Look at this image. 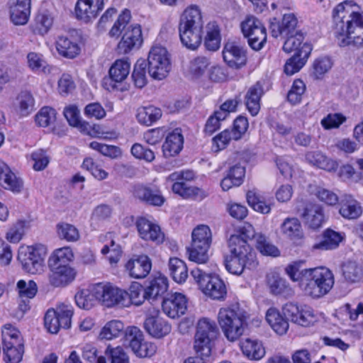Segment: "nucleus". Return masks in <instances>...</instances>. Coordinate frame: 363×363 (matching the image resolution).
<instances>
[{
  "mask_svg": "<svg viewBox=\"0 0 363 363\" xmlns=\"http://www.w3.org/2000/svg\"><path fill=\"white\" fill-rule=\"evenodd\" d=\"M144 328L150 335L160 339L171 332L172 326L160 315V311L152 306V308H148L146 312Z\"/></svg>",
  "mask_w": 363,
  "mask_h": 363,
  "instance_id": "ddd939ff",
  "label": "nucleus"
},
{
  "mask_svg": "<svg viewBox=\"0 0 363 363\" xmlns=\"http://www.w3.org/2000/svg\"><path fill=\"white\" fill-rule=\"evenodd\" d=\"M345 238V233L327 229L323 235V240L314 245V249L328 250L336 248Z\"/></svg>",
  "mask_w": 363,
  "mask_h": 363,
  "instance_id": "4c0bfd02",
  "label": "nucleus"
},
{
  "mask_svg": "<svg viewBox=\"0 0 363 363\" xmlns=\"http://www.w3.org/2000/svg\"><path fill=\"white\" fill-rule=\"evenodd\" d=\"M240 347L242 353L250 359L259 360L265 354L262 343L256 339L247 338L242 340Z\"/></svg>",
  "mask_w": 363,
  "mask_h": 363,
  "instance_id": "c9c22d12",
  "label": "nucleus"
},
{
  "mask_svg": "<svg viewBox=\"0 0 363 363\" xmlns=\"http://www.w3.org/2000/svg\"><path fill=\"white\" fill-rule=\"evenodd\" d=\"M17 104L21 115L26 116L33 111L35 101L30 93L21 92L17 98Z\"/></svg>",
  "mask_w": 363,
  "mask_h": 363,
  "instance_id": "0e129e2a",
  "label": "nucleus"
},
{
  "mask_svg": "<svg viewBox=\"0 0 363 363\" xmlns=\"http://www.w3.org/2000/svg\"><path fill=\"white\" fill-rule=\"evenodd\" d=\"M133 194L135 197L154 206H161L164 201L163 196L158 189H152L141 185L135 186Z\"/></svg>",
  "mask_w": 363,
  "mask_h": 363,
  "instance_id": "f704fd0d",
  "label": "nucleus"
},
{
  "mask_svg": "<svg viewBox=\"0 0 363 363\" xmlns=\"http://www.w3.org/2000/svg\"><path fill=\"white\" fill-rule=\"evenodd\" d=\"M54 22L52 15L47 11L40 12L35 17L34 30L44 35L51 29Z\"/></svg>",
  "mask_w": 363,
  "mask_h": 363,
  "instance_id": "49530a36",
  "label": "nucleus"
},
{
  "mask_svg": "<svg viewBox=\"0 0 363 363\" xmlns=\"http://www.w3.org/2000/svg\"><path fill=\"white\" fill-rule=\"evenodd\" d=\"M298 21L294 13H286L283 16L281 22H271L270 30L272 35L274 38L279 36L285 37L289 35H294L298 32L296 29Z\"/></svg>",
  "mask_w": 363,
  "mask_h": 363,
  "instance_id": "6ab92c4d",
  "label": "nucleus"
},
{
  "mask_svg": "<svg viewBox=\"0 0 363 363\" xmlns=\"http://www.w3.org/2000/svg\"><path fill=\"white\" fill-rule=\"evenodd\" d=\"M172 191L184 199H196L201 193V189L189 186L185 182H176L172 184Z\"/></svg>",
  "mask_w": 363,
  "mask_h": 363,
  "instance_id": "6e6d98bb",
  "label": "nucleus"
},
{
  "mask_svg": "<svg viewBox=\"0 0 363 363\" xmlns=\"http://www.w3.org/2000/svg\"><path fill=\"white\" fill-rule=\"evenodd\" d=\"M57 233L60 239L67 242H76L80 238L78 229L74 225L67 223L57 224Z\"/></svg>",
  "mask_w": 363,
  "mask_h": 363,
  "instance_id": "603ef678",
  "label": "nucleus"
},
{
  "mask_svg": "<svg viewBox=\"0 0 363 363\" xmlns=\"http://www.w3.org/2000/svg\"><path fill=\"white\" fill-rule=\"evenodd\" d=\"M286 38V41L283 45V50L287 53H290L293 51L295 53L298 52V50L301 49L302 46L305 44L303 43V35L301 32L298 31L295 33L294 35H289L285 36Z\"/></svg>",
  "mask_w": 363,
  "mask_h": 363,
  "instance_id": "680f3d73",
  "label": "nucleus"
},
{
  "mask_svg": "<svg viewBox=\"0 0 363 363\" xmlns=\"http://www.w3.org/2000/svg\"><path fill=\"white\" fill-rule=\"evenodd\" d=\"M306 91V85L304 82L299 79H295L288 92V101L292 105H296L301 101L302 96Z\"/></svg>",
  "mask_w": 363,
  "mask_h": 363,
  "instance_id": "052dcab7",
  "label": "nucleus"
},
{
  "mask_svg": "<svg viewBox=\"0 0 363 363\" xmlns=\"http://www.w3.org/2000/svg\"><path fill=\"white\" fill-rule=\"evenodd\" d=\"M55 45L58 53L61 56L69 59L76 57L81 51L79 43L75 40L67 36H59L56 40Z\"/></svg>",
  "mask_w": 363,
  "mask_h": 363,
  "instance_id": "c756f323",
  "label": "nucleus"
},
{
  "mask_svg": "<svg viewBox=\"0 0 363 363\" xmlns=\"http://www.w3.org/2000/svg\"><path fill=\"white\" fill-rule=\"evenodd\" d=\"M168 289L167 277L160 275L152 279L145 289L144 295H163Z\"/></svg>",
  "mask_w": 363,
  "mask_h": 363,
  "instance_id": "864d4df0",
  "label": "nucleus"
},
{
  "mask_svg": "<svg viewBox=\"0 0 363 363\" xmlns=\"http://www.w3.org/2000/svg\"><path fill=\"white\" fill-rule=\"evenodd\" d=\"M64 116L70 125L77 127L82 130H85L89 125L87 123L81 120L79 111L75 106L66 107L64 110Z\"/></svg>",
  "mask_w": 363,
  "mask_h": 363,
  "instance_id": "13d9d810",
  "label": "nucleus"
},
{
  "mask_svg": "<svg viewBox=\"0 0 363 363\" xmlns=\"http://www.w3.org/2000/svg\"><path fill=\"white\" fill-rule=\"evenodd\" d=\"M120 298H124L123 302L121 303L125 307H130V306H140L143 304L145 305V308H152L150 306H155L157 301V296H119Z\"/></svg>",
  "mask_w": 363,
  "mask_h": 363,
  "instance_id": "4d7b16f0",
  "label": "nucleus"
},
{
  "mask_svg": "<svg viewBox=\"0 0 363 363\" xmlns=\"http://www.w3.org/2000/svg\"><path fill=\"white\" fill-rule=\"evenodd\" d=\"M362 273V267L355 262H348L342 265V274L346 280L355 282L360 279Z\"/></svg>",
  "mask_w": 363,
  "mask_h": 363,
  "instance_id": "774afa93",
  "label": "nucleus"
},
{
  "mask_svg": "<svg viewBox=\"0 0 363 363\" xmlns=\"http://www.w3.org/2000/svg\"><path fill=\"white\" fill-rule=\"evenodd\" d=\"M130 62L128 59L116 60L111 66L108 73L111 79L116 82H122L130 73Z\"/></svg>",
  "mask_w": 363,
  "mask_h": 363,
  "instance_id": "58836bf2",
  "label": "nucleus"
},
{
  "mask_svg": "<svg viewBox=\"0 0 363 363\" xmlns=\"http://www.w3.org/2000/svg\"><path fill=\"white\" fill-rule=\"evenodd\" d=\"M221 37L218 26L215 22H210L206 26V35L204 45L210 51L217 50L220 45Z\"/></svg>",
  "mask_w": 363,
  "mask_h": 363,
  "instance_id": "ea45409f",
  "label": "nucleus"
},
{
  "mask_svg": "<svg viewBox=\"0 0 363 363\" xmlns=\"http://www.w3.org/2000/svg\"><path fill=\"white\" fill-rule=\"evenodd\" d=\"M210 60L206 57H197L189 62L188 72L192 78L198 79L202 77L210 65Z\"/></svg>",
  "mask_w": 363,
  "mask_h": 363,
  "instance_id": "3c124183",
  "label": "nucleus"
},
{
  "mask_svg": "<svg viewBox=\"0 0 363 363\" xmlns=\"http://www.w3.org/2000/svg\"><path fill=\"white\" fill-rule=\"evenodd\" d=\"M204 21L200 8L188 6L180 16L179 33L182 44L189 50H196L201 45Z\"/></svg>",
  "mask_w": 363,
  "mask_h": 363,
  "instance_id": "f257e3e1",
  "label": "nucleus"
},
{
  "mask_svg": "<svg viewBox=\"0 0 363 363\" xmlns=\"http://www.w3.org/2000/svg\"><path fill=\"white\" fill-rule=\"evenodd\" d=\"M162 116L161 110L157 107L150 106L141 107L138 109L137 119L141 124L150 125Z\"/></svg>",
  "mask_w": 363,
  "mask_h": 363,
  "instance_id": "37998d69",
  "label": "nucleus"
},
{
  "mask_svg": "<svg viewBox=\"0 0 363 363\" xmlns=\"http://www.w3.org/2000/svg\"><path fill=\"white\" fill-rule=\"evenodd\" d=\"M306 305H298L294 303H287L283 308L285 315L292 323L298 325V319L302 318L303 310L308 308Z\"/></svg>",
  "mask_w": 363,
  "mask_h": 363,
  "instance_id": "e2e57ef3",
  "label": "nucleus"
},
{
  "mask_svg": "<svg viewBox=\"0 0 363 363\" xmlns=\"http://www.w3.org/2000/svg\"><path fill=\"white\" fill-rule=\"evenodd\" d=\"M240 26L249 45L255 50H261L267 42V30L261 21L254 16H249Z\"/></svg>",
  "mask_w": 363,
  "mask_h": 363,
  "instance_id": "9d476101",
  "label": "nucleus"
},
{
  "mask_svg": "<svg viewBox=\"0 0 363 363\" xmlns=\"http://www.w3.org/2000/svg\"><path fill=\"white\" fill-rule=\"evenodd\" d=\"M169 269L172 279L177 283H183L188 277L187 267L185 262L177 258L172 257L169 261Z\"/></svg>",
  "mask_w": 363,
  "mask_h": 363,
  "instance_id": "a19ab883",
  "label": "nucleus"
},
{
  "mask_svg": "<svg viewBox=\"0 0 363 363\" xmlns=\"http://www.w3.org/2000/svg\"><path fill=\"white\" fill-rule=\"evenodd\" d=\"M48 281L51 287L64 288L76 278L77 271L71 266L49 268Z\"/></svg>",
  "mask_w": 363,
  "mask_h": 363,
  "instance_id": "f3484780",
  "label": "nucleus"
},
{
  "mask_svg": "<svg viewBox=\"0 0 363 363\" xmlns=\"http://www.w3.org/2000/svg\"><path fill=\"white\" fill-rule=\"evenodd\" d=\"M26 58L28 67L33 72L48 73L50 72V67L42 54L30 52L28 53Z\"/></svg>",
  "mask_w": 363,
  "mask_h": 363,
  "instance_id": "79ce46f5",
  "label": "nucleus"
},
{
  "mask_svg": "<svg viewBox=\"0 0 363 363\" xmlns=\"http://www.w3.org/2000/svg\"><path fill=\"white\" fill-rule=\"evenodd\" d=\"M184 138L182 130L176 128L169 133L162 145V151L164 157H169L178 155L183 148Z\"/></svg>",
  "mask_w": 363,
  "mask_h": 363,
  "instance_id": "b1692460",
  "label": "nucleus"
},
{
  "mask_svg": "<svg viewBox=\"0 0 363 363\" xmlns=\"http://www.w3.org/2000/svg\"><path fill=\"white\" fill-rule=\"evenodd\" d=\"M130 11L123 10L108 32L111 38H118L122 34L121 40L118 44V49L121 53L123 54L139 48L143 43L141 26L138 23H130Z\"/></svg>",
  "mask_w": 363,
  "mask_h": 363,
  "instance_id": "f03ea898",
  "label": "nucleus"
},
{
  "mask_svg": "<svg viewBox=\"0 0 363 363\" xmlns=\"http://www.w3.org/2000/svg\"><path fill=\"white\" fill-rule=\"evenodd\" d=\"M124 323L119 320L108 321L101 329L99 339L101 340H112L125 333Z\"/></svg>",
  "mask_w": 363,
  "mask_h": 363,
  "instance_id": "e433bc0d",
  "label": "nucleus"
},
{
  "mask_svg": "<svg viewBox=\"0 0 363 363\" xmlns=\"http://www.w3.org/2000/svg\"><path fill=\"white\" fill-rule=\"evenodd\" d=\"M263 94V88L259 82L250 86L245 94V105L251 113L255 116L260 109V99Z\"/></svg>",
  "mask_w": 363,
  "mask_h": 363,
  "instance_id": "7c9ffc66",
  "label": "nucleus"
},
{
  "mask_svg": "<svg viewBox=\"0 0 363 363\" xmlns=\"http://www.w3.org/2000/svg\"><path fill=\"white\" fill-rule=\"evenodd\" d=\"M223 59L226 65L233 69H240L247 63V50L235 42H228L223 51Z\"/></svg>",
  "mask_w": 363,
  "mask_h": 363,
  "instance_id": "2eb2a0df",
  "label": "nucleus"
},
{
  "mask_svg": "<svg viewBox=\"0 0 363 363\" xmlns=\"http://www.w3.org/2000/svg\"><path fill=\"white\" fill-rule=\"evenodd\" d=\"M312 50L310 44H304L298 52L286 61L284 66V72L288 75H292L298 72L306 64Z\"/></svg>",
  "mask_w": 363,
  "mask_h": 363,
  "instance_id": "4be33fe9",
  "label": "nucleus"
},
{
  "mask_svg": "<svg viewBox=\"0 0 363 363\" xmlns=\"http://www.w3.org/2000/svg\"><path fill=\"white\" fill-rule=\"evenodd\" d=\"M359 8L353 0H346L336 5L332 12L334 33L342 32L346 20L355 14Z\"/></svg>",
  "mask_w": 363,
  "mask_h": 363,
  "instance_id": "dca6fc26",
  "label": "nucleus"
},
{
  "mask_svg": "<svg viewBox=\"0 0 363 363\" xmlns=\"http://www.w3.org/2000/svg\"><path fill=\"white\" fill-rule=\"evenodd\" d=\"M302 218L305 225L313 230L320 228L325 221L322 207L314 203H310L306 206L302 213Z\"/></svg>",
  "mask_w": 363,
  "mask_h": 363,
  "instance_id": "5701e85b",
  "label": "nucleus"
},
{
  "mask_svg": "<svg viewBox=\"0 0 363 363\" xmlns=\"http://www.w3.org/2000/svg\"><path fill=\"white\" fill-rule=\"evenodd\" d=\"M265 318L270 327L278 335H282L287 332L289 323L277 309L269 308L266 312Z\"/></svg>",
  "mask_w": 363,
  "mask_h": 363,
  "instance_id": "72a5a7b5",
  "label": "nucleus"
},
{
  "mask_svg": "<svg viewBox=\"0 0 363 363\" xmlns=\"http://www.w3.org/2000/svg\"><path fill=\"white\" fill-rule=\"evenodd\" d=\"M218 330L216 323L208 318H201L196 323L195 333L214 340L218 335Z\"/></svg>",
  "mask_w": 363,
  "mask_h": 363,
  "instance_id": "8fccbe9b",
  "label": "nucleus"
},
{
  "mask_svg": "<svg viewBox=\"0 0 363 363\" xmlns=\"http://www.w3.org/2000/svg\"><path fill=\"white\" fill-rule=\"evenodd\" d=\"M74 310L71 305L60 303L55 308H50L43 318L44 328L50 334H57L60 329H69L72 325Z\"/></svg>",
  "mask_w": 363,
  "mask_h": 363,
  "instance_id": "0eeeda50",
  "label": "nucleus"
},
{
  "mask_svg": "<svg viewBox=\"0 0 363 363\" xmlns=\"http://www.w3.org/2000/svg\"><path fill=\"white\" fill-rule=\"evenodd\" d=\"M3 345H14L19 346L23 344V340L19 330L11 324H6L2 328Z\"/></svg>",
  "mask_w": 363,
  "mask_h": 363,
  "instance_id": "09e8293b",
  "label": "nucleus"
},
{
  "mask_svg": "<svg viewBox=\"0 0 363 363\" xmlns=\"http://www.w3.org/2000/svg\"><path fill=\"white\" fill-rule=\"evenodd\" d=\"M359 21L360 27H357L356 29L343 30L342 32H336L335 33L340 46L349 45L355 46L363 45V18H362Z\"/></svg>",
  "mask_w": 363,
  "mask_h": 363,
  "instance_id": "a878e982",
  "label": "nucleus"
},
{
  "mask_svg": "<svg viewBox=\"0 0 363 363\" xmlns=\"http://www.w3.org/2000/svg\"><path fill=\"white\" fill-rule=\"evenodd\" d=\"M281 235L292 241H298L303 238V231L300 220L295 217H288L279 227Z\"/></svg>",
  "mask_w": 363,
  "mask_h": 363,
  "instance_id": "bb28decb",
  "label": "nucleus"
},
{
  "mask_svg": "<svg viewBox=\"0 0 363 363\" xmlns=\"http://www.w3.org/2000/svg\"><path fill=\"white\" fill-rule=\"evenodd\" d=\"M56 119L55 110L51 107H43L35 116V123L41 127H48L53 124Z\"/></svg>",
  "mask_w": 363,
  "mask_h": 363,
  "instance_id": "bf43d9fd",
  "label": "nucleus"
},
{
  "mask_svg": "<svg viewBox=\"0 0 363 363\" xmlns=\"http://www.w3.org/2000/svg\"><path fill=\"white\" fill-rule=\"evenodd\" d=\"M74 252L69 247H62L55 250L48 259V268L71 266L74 259Z\"/></svg>",
  "mask_w": 363,
  "mask_h": 363,
  "instance_id": "c85d7f7f",
  "label": "nucleus"
},
{
  "mask_svg": "<svg viewBox=\"0 0 363 363\" xmlns=\"http://www.w3.org/2000/svg\"><path fill=\"white\" fill-rule=\"evenodd\" d=\"M0 185L13 192H20L23 188V182L7 164L2 163L0 164Z\"/></svg>",
  "mask_w": 363,
  "mask_h": 363,
  "instance_id": "cd10ccee",
  "label": "nucleus"
},
{
  "mask_svg": "<svg viewBox=\"0 0 363 363\" xmlns=\"http://www.w3.org/2000/svg\"><path fill=\"white\" fill-rule=\"evenodd\" d=\"M125 340L135 352L143 341V332L135 326H129L125 330Z\"/></svg>",
  "mask_w": 363,
  "mask_h": 363,
  "instance_id": "5fc2aeb1",
  "label": "nucleus"
},
{
  "mask_svg": "<svg viewBox=\"0 0 363 363\" xmlns=\"http://www.w3.org/2000/svg\"><path fill=\"white\" fill-rule=\"evenodd\" d=\"M146 64L145 60H138L135 65L132 74V78L135 86L143 88L147 84L146 78Z\"/></svg>",
  "mask_w": 363,
  "mask_h": 363,
  "instance_id": "338daca9",
  "label": "nucleus"
},
{
  "mask_svg": "<svg viewBox=\"0 0 363 363\" xmlns=\"http://www.w3.org/2000/svg\"><path fill=\"white\" fill-rule=\"evenodd\" d=\"M104 9V0H77L74 6L76 18L84 23L95 20Z\"/></svg>",
  "mask_w": 363,
  "mask_h": 363,
  "instance_id": "4468645a",
  "label": "nucleus"
},
{
  "mask_svg": "<svg viewBox=\"0 0 363 363\" xmlns=\"http://www.w3.org/2000/svg\"><path fill=\"white\" fill-rule=\"evenodd\" d=\"M30 6L9 3L10 16L16 25H25L30 16Z\"/></svg>",
  "mask_w": 363,
  "mask_h": 363,
  "instance_id": "a18cd8bd",
  "label": "nucleus"
},
{
  "mask_svg": "<svg viewBox=\"0 0 363 363\" xmlns=\"http://www.w3.org/2000/svg\"><path fill=\"white\" fill-rule=\"evenodd\" d=\"M229 247L231 257L230 259L225 260V265L230 273L240 275L245 268L253 269L257 267L255 252L245 238V233L231 235Z\"/></svg>",
  "mask_w": 363,
  "mask_h": 363,
  "instance_id": "7ed1b4c3",
  "label": "nucleus"
},
{
  "mask_svg": "<svg viewBox=\"0 0 363 363\" xmlns=\"http://www.w3.org/2000/svg\"><path fill=\"white\" fill-rule=\"evenodd\" d=\"M162 307L164 313L169 318L179 317L187 309L186 296H167L163 299Z\"/></svg>",
  "mask_w": 363,
  "mask_h": 363,
  "instance_id": "412c9836",
  "label": "nucleus"
},
{
  "mask_svg": "<svg viewBox=\"0 0 363 363\" xmlns=\"http://www.w3.org/2000/svg\"><path fill=\"white\" fill-rule=\"evenodd\" d=\"M191 274L205 295H226V286L218 276L203 274L198 268L193 269Z\"/></svg>",
  "mask_w": 363,
  "mask_h": 363,
  "instance_id": "f8f14e48",
  "label": "nucleus"
},
{
  "mask_svg": "<svg viewBox=\"0 0 363 363\" xmlns=\"http://www.w3.org/2000/svg\"><path fill=\"white\" fill-rule=\"evenodd\" d=\"M241 233H245V238L255 239L257 249L264 255L277 257L279 250L274 245L268 242L267 238L262 234H255L251 225H247L242 228Z\"/></svg>",
  "mask_w": 363,
  "mask_h": 363,
  "instance_id": "a211bd4d",
  "label": "nucleus"
},
{
  "mask_svg": "<svg viewBox=\"0 0 363 363\" xmlns=\"http://www.w3.org/2000/svg\"><path fill=\"white\" fill-rule=\"evenodd\" d=\"M148 71L156 79L165 78L171 68L169 56L167 49L160 45L152 47L148 55Z\"/></svg>",
  "mask_w": 363,
  "mask_h": 363,
  "instance_id": "1a4fd4ad",
  "label": "nucleus"
},
{
  "mask_svg": "<svg viewBox=\"0 0 363 363\" xmlns=\"http://www.w3.org/2000/svg\"><path fill=\"white\" fill-rule=\"evenodd\" d=\"M140 237L145 240H151L161 243L164 240V234L160 226L145 218H140L136 222Z\"/></svg>",
  "mask_w": 363,
  "mask_h": 363,
  "instance_id": "aec40b11",
  "label": "nucleus"
},
{
  "mask_svg": "<svg viewBox=\"0 0 363 363\" xmlns=\"http://www.w3.org/2000/svg\"><path fill=\"white\" fill-rule=\"evenodd\" d=\"M267 283L270 292L274 295L289 294L291 291L287 281L277 274L269 275L267 278Z\"/></svg>",
  "mask_w": 363,
  "mask_h": 363,
  "instance_id": "de8ad7c7",
  "label": "nucleus"
},
{
  "mask_svg": "<svg viewBox=\"0 0 363 363\" xmlns=\"http://www.w3.org/2000/svg\"><path fill=\"white\" fill-rule=\"evenodd\" d=\"M339 213L343 218L353 220L362 215V208L360 203L352 196L345 195L341 201Z\"/></svg>",
  "mask_w": 363,
  "mask_h": 363,
  "instance_id": "2f4dec72",
  "label": "nucleus"
},
{
  "mask_svg": "<svg viewBox=\"0 0 363 363\" xmlns=\"http://www.w3.org/2000/svg\"><path fill=\"white\" fill-rule=\"evenodd\" d=\"M303 281L306 282L304 290L311 295L317 291L327 294L334 286L335 279L333 272L326 267L307 269L303 274Z\"/></svg>",
  "mask_w": 363,
  "mask_h": 363,
  "instance_id": "6e6552de",
  "label": "nucleus"
},
{
  "mask_svg": "<svg viewBox=\"0 0 363 363\" xmlns=\"http://www.w3.org/2000/svg\"><path fill=\"white\" fill-rule=\"evenodd\" d=\"M213 340L209 337L195 333L194 349L199 358L204 359L210 357Z\"/></svg>",
  "mask_w": 363,
  "mask_h": 363,
  "instance_id": "c03bdc74",
  "label": "nucleus"
},
{
  "mask_svg": "<svg viewBox=\"0 0 363 363\" xmlns=\"http://www.w3.org/2000/svg\"><path fill=\"white\" fill-rule=\"evenodd\" d=\"M211 242L210 228L206 225H197L191 233V243L188 248L189 259L198 264L206 262Z\"/></svg>",
  "mask_w": 363,
  "mask_h": 363,
  "instance_id": "423d86ee",
  "label": "nucleus"
},
{
  "mask_svg": "<svg viewBox=\"0 0 363 363\" xmlns=\"http://www.w3.org/2000/svg\"><path fill=\"white\" fill-rule=\"evenodd\" d=\"M129 290L130 294L110 282H98L89 284L86 288L81 289L80 295H140L143 288L140 283L134 281Z\"/></svg>",
  "mask_w": 363,
  "mask_h": 363,
  "instance_id": "9b49d317",
  "label": "nucleus"
},
{
  "mask_svg": "<svg viewBox=\"0 0 363 363\" xmlns=\"http://www.w3.org/2000/svg\"><path fill=\"white\" fill-rule=\"evenodd\" d=\"M306 160L313 166L328 172L335 171L337 168V163L319 151L308 152L305 156Z\"/></svg>",
  "mask_w": 363,
  "mask_h": 363,
  "instance_id": "473e14b6",
  "label": "nucleus"
},
{
  "mask_svg": "<svg viewBox=\"0 0 363 363\" xmlns=\"http://www.w3.org/2000/svg\"><path fill=\"white\" fill-rule=\"evenodd\" d=\"M48 248L43 244L21 246L18 259L22 269L31 274H40L44 269Z\"/></svg>",
  "mask_w": 363,
  "mask_h": 363,
  "instance_id": "39448f33",
  "label": "nucleus"
},
{
  "mask_svg": "<svg viewBox=\"0 0 363 363\" xmlns=\"http://www.w3.org/2000/svg\"><path fill=\"white\" fill-rule=\"evenodd\" d=\"M3 351L6 363H18L22 359L23 344H21L19 346L14 345H11V346L3 345Z\"/></svg>",
  "mask_w": 363,
  "mask_h": 363,
  "instance_id": "69168bd1",
  "label": "nucleus"
},
{
  "mask_svg": "<svg viewBox=\"0 0 363 363\" xmlns=\"http://www.w3.org/2000/svg\"><path fill=\"white\" fill-rule=\"evenodd\" d=\"M125 267L132 277L141 279L149 274L152 264L147 256L140 255L137 258L130 259Z\"/></svg>",
  "mask_w": 363,
  "mask_h": 363,
  "instance_id": "393cba45",
  "label": "nucleus"
},
{
  "mask_svg": "<svg viewBox=\"0 0 363 363\" xmlns=\"http://www.w3.org/2000/svg\"><path fill=\"white\" fill-rule=\"evenodd\" d=\"M247 312L238 309L220 308L218 320L221 330L230 342H235L243 334L245 325L249 319Z\"/></svg>",
  "mask_w": 363,
  "mask_h": 363,
  "instance_id": "20e7f679",
  "label": "nucleus"
}]
</instances>
